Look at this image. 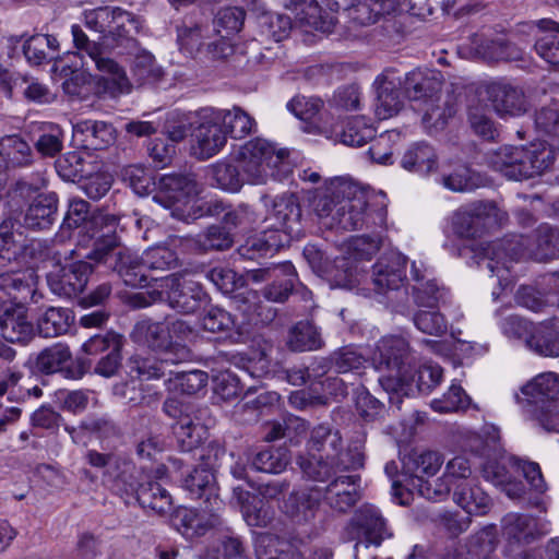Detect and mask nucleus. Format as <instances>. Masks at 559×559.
Listing matches in <instances>:
<instances>
[{
    "instance_id": "15",
    "label": "nucleus",
    "mask_w": 559,
    "mask_h": 559,
    "mask_svg": "<svg viewBox=\"0 0 559 559\" xmlns=\"http://www.w3.org/2000/svg\"><path fill=\"white\" fill-rule=\"evenodd\" d=\"M36 284L37 275L32 269L24 267V260H21V264L0 269V290L21 304L28 300L38 304L43 299Z\"/></svg>"
},
{
    "instance_id": "37",
    "label": "nucleus",
    "mask_w": 559,
    "mask_h": 559,
    "mask_svg": "<svg viewBox=\"0 0 559 559\" xmlns=\"http://www.w3.org/2000/svg\"><path fill=\"white\" fill-rule=\"evenodd\" d=\"M57 197L53 193L39 194L29 204L24 224L31 229H46L55 221L57 214Z\"/></svg>"
},
{
    "instance_id": "2",
    "label": "nucleus",
    "mask_w": 559,
    "mask_h": 559,
    "mask_svg": "<svg viewBox=\"0 0 559 559\" xmlns=\"http://www.w3.org/2000/svg\"><path fill=\"white\" fill-rule=\"evenodd\" d=\"M477 261L498 278L499 285H511V264L528 255L536 261H547L559 257V229L540 226L534 241L524 236H512L488 245Z\"/></svg>"
},
{
    "instance_id": "26",
    "label": "nucleus",
    "mask_w": 559,
    "mask_h": 559,
    "mask_svg": "<svg viewBox=\"0 0 559 559\" xmlns=\"http://www.w3.org/2000/svg\"><path fill=\"white\" fill-rule=\"evenodd\" d=\"M288 109L300 120L308 122V132L332 134V126L328 124L326 112H322L323 103L319 98L297 96L287 104Z\"/></svg>"
},
{
    "instance_id": "19",
    "label": "nucleus",
    "mask_w": 559,
    "mask_h": 559,
    "mask_svg": "<svg viewBox=\"0 0 559 559\" xmlns=\"http://www.w3.org/2000/svg\"><path fill=\"white\" fill-rule=\"evenodd\" d=\"M321 500V488L317 486L300 488L292 491L284 500L283 512L295 524H309L314 520Z\"/></svg>"
},
{
    "instance_id": "16",
    "label": "nucleus",
    "mask_w": 559,
    "mask_h": 559,
    "mask_svg": "<svg viewBox=\"0 0 559 559\" xmlns=\"http://www.w3.org/2000/svg\"><path fill=\"white\" fill-rule=\"evenodd\" d=\"M301 207L297 197L284 194L272 202V209L265 216V223L271 231L283 235L284 242L288 236H298L300 233Z\"/></svg>"
},
{
    "instance_id": "55",
    "label": "nucleus",
    "mask_w": 559,
    "mask_h": 559,
    "mask_svg": "<svg viewBox=\"0 0 559 559\" xmlns=\"http://www.w3.org/2000/svg\"><path fill=\"white\" fill-rule=\"evenodd\" d=\"M0 147L9 168L25 167L33 163L34 155L29 144L19 135L1 139Z\"/></svg>"
},
{
    "instance_id": "30",
    "label": "nucleus",
    "mask_w": 559,
    "mask_h": 559,
    "mask_svg": "<svg viewBox=\"0 0 559 559\" xmlns=\"http://www.w3.org/2000/svg\"><path fill=\"white\" fill-rule=\"evenodd\" d=\"M166 336L168 334L165 322L150 318L138 321L130 333L132 342L157 353L158 357H168Z\"/></svg>"
},
{
    "instance_id": "47",
    "label": "nucleus",
    "mask_w": 559,
    "mask_h": 559,
    "mask_svg": "<svg viewBox=\"0 0 559 559\" xmlns=\"http://www.w3.org/2000/svg\"><path fill=\"white\" fill-rule=\"evenodd\" d=\"M23 52L29 63L38 66L56 58L59 41L52 35L36 34L24 43Z\"/></svg>"
},
{
    "instance_id": "4",
    "label": "nucleus",
    "mask_w": 559,
    "mask_h": 559,
    "mask_svg": "<svg viewBox=\"0 0 559 559\" xmlns=\"http://www.w3.org/2000/svg\"><path fill=\"white\" fill-rule=\"evenodd\" d=\"M372 362L379 371H388L379 378V383L390 394L389 402L400 408L402 397L408 395L405 386L411 370L409 346L405 338L386 336L377 343Z\"/></svg>"
},
{
    "instance_id": "13",
    "label": "nucleus",
    "mask_w": 559,
    "mask_h": 559,
    "mask_svg": "<svg viewBox=\"0 0 559 559\" xmlns=\"http://www.w3.org/2000/svg\"><path fill=\"white\" fill-rule=\"evenodd\" d=\"M36 284L37 275L32 269L24 267V260H21V264L0 269V290L21 304L28 300L38 304L43 299Z\"/></svg>"
},
{
    "instance_id": "33",
    "label": "nucleus",
    "mask_w": 559,
    "mask_h": 559,
    "mask_svg": "<svg viewBox=\"0 0 559 559\" xmlns=\"http://www.w3.org/2000/svg\"><path fill=\"white\" fill-rule=\"evenodd\" d=\"M114 270L118 272L124 284L131 287H143L150 280L157 281V277L148 274L142 259H138L129 250H120L116 254Z\"/></svg>"
},
{
    "instance_id": "31",
    "label": "nucleus",
    "mask_w": 559,
    "mask_h": 559,
    "mask_svg": "<svg viewBox=\"0 0 559 559\" xmlns=\"http://www.w3.org/2000/svg\"><path fill=\"white\" fill-rule=\"evenodd\" d=\"M120 250H127L126 248H121L119 237L114 234L103 235L99 239H97L94 243L93 249L85 255H82L78 249H69L63 250V252H57L59 255V262L61 259L67 260H75L81 258H86L96 264H109L112 266L116 264V254Z\"/></svg>"
},
{
    "instance_id": "11",
    "label": "nucleus",
    "mask_w": 559,
    "mask_h": 559,
    "mask_svg": "<svg viewBox=\"0 0 559 559\" xmlns=\"http://www.w3.org/2000/svg\"><path fill=\"white\" fill-rule=\"evenodd\" d=\"M159 286L160 296L179 313H194L209 301V295L203 286L182 274L163 277Z\"/></svg>"
},
{
    "instance_id": "38",
    "label": "nucleus",
    "mask_w": 559,
    "mask_h": 559,
    "mask_svg": "<svg viewBox=\"0 0 559 559\" xmlns=\"http://www.w3.org/2000/svg\"><path fill=\"white\" fill-rule=\"evenodd\" d=\"M537 28L545 34L535 43L537 55L550 66L559 67V23L543 19L536 23Z\"/></svg>"
},
{
    "instance_id": "44",
    "label": "nucleus",
    "mask_w": 559,
    "mask_h": 559,
    "mask_svg": "<svg viewBox=\"0 0 559 559\" xmlns=\"http://www.w3.org/2000/svg\"><path fill=\"white\" fill-rule=\"evenodd\" d=\"M309 447L312 451L322 452L328 460L342 459V437L337 430L319 425L311 431Z\"/></svg>"
},
{
    "instance_id": "3",
    "label": "nucleus",
    "mask_w": 559,
    "mask_h": 559,
    "mask_svg": "<svg viewBox=\"0 0 559 559\" xmlns=\"http://www.w3.org/2000/svg\"><path fill=\"white\" fill-rule=\"evenodd\" d=\"M367 206V193L344 178L332 180L313 202L314 212L324 226L347 231L365 225Z\"/></svg>"
},
{
    "instance_id": "58",
    "label": "nucleus",
    "mask_w": 559,
    "mask_h": 559,
    "mask_svg": "<svg viewBox=\"0 0 559 559\" xmlns=\"http://www.w3.org/2000/svg\"><path fill=\"white\" fill-rule=\"evenodd\" d=\"M527 346L543 356H559V333L549 325L538 326L526 340Z\"/></svg>"
},
{
    "instance_id": "42",
    "label": "nucleus",
    "mask_w": 559,
    "mask_h": 559,
    "mask_svg": "<svg viewBox=\"0 0 559 559\" xmlns=\"http://www.w3.org/2000/svg\"><path fill=\"white\" fill-rule=\"evenodd\" d=\"M129 55H132L133 62L131 71L140 84H152L159 81L163 76L162 68L156 63L154 56L139 46L136 48H126Z\"/></svg>"
},
{
    "instance_id": "50",
    "label": "nucleus",
    "mask_w": 559,
    "mask_h": 559,
    "mask_svg": "<svg viewBox=\"0 0 559 559\" xmlns=\"http://www.w3.org/2000/svg\"><path fill=\"white\" fill-rule=\"evenodd\" d=\"M257 552L259 559H304L293 544L272 534L259 537Z\"/></svg>"
},
{
    "instance_id": "32",
    "label": "nucleus",
    "mask_w": 559,
    "mask_h": 559,
    "mask_svg": "<svg viewBox=\"0 0 559 559\" xmlns=\"http://www.w3.org/2000/svg\"><path fill=\"white\" fill-rule=\"evenodd\" d=\"M404 90L411 99L432 100L442 90V80L439 72L414 70L405 75Z\"/></svg>"
},
{
    "instance_id": "45",
    "label": "nucleus",
    "mask_w": 559,
    "mask_h": 559,
    "mask_svg": "<svg viewBox=\"0 0 559 559\" xmlns=\"http://www.w3.org/2000/svg\"><path fill=\"white\" fill-rule=\"evenodd\" d=\"M404 467L416 477L433 476L443 464L441 453L432 450H413L404 457Z\"/></svg>"
},
{
    "instance_id": "56",
    "label": "nucleus",
    "mask_w": 559,
    "mask_h": 559,
    "mask_svg": "<svg viewBox=\"0 0 559 559\" xmlns=\"http://www.w3.org/2000/svg\"><path fill=\"white\" fill-rule=\"evenodd\" d=\"M441 185L453 192H466L479 186L478 176L469 167L463 164L455 165L450 171H443L440 176Z\"/></svg>"
},
{
    "instance_id": "36",
    "label": "nucleus",
    "mask_w": 559,
    "mask_h": 559,
    "mask_svg": "<svg viewBox=\"0 0 559 559\" xmlns=\"http://www.w3.org/2000/svg\"><path fill=\"white\" fill-rule=\"evenodd\" d=\"M332 130L333 133L326 136H334L348 146H362L376 136V129L364 116L348 118L341 130L334 127Z\"/></svg>"
},
{
    "instance_id": "46",
    "label": "nucleus",
    "mask_w": 559,
    "mask_h": 559,
    "mask_svg": "<svg viewBox=\"0 0 559 559\" xmlns=\"http://www.w3.org/2000/svg\"><path fill=\"white\" fill-rule=\"evenodd\" d=\"M12 219H5L0 225V269L21 264L24 260L26 246L15 238Z\"/></svg>"
},
{
    "instance_id": "14",
    "label": "nucleus",
    "mask_w": 559,
    "mask_h": 559,
    "mask_svg": "<svg viewBox=\"0 0 559 559\" xmlns=\"http://www.w3.org/2000/svg\"><path fill=\"white\" fill-rule=\"evenodd\" d=\"M36 284L37 275L32 269L24 267V260H21V264L0 269V290L21 304L28 300L38 304L43 299Z\"/></svg>"
},
{
    "instance_id": "24",
    "label": "nucleus",
    "mask_w": 559,
    "mask_h": 559,
    "mask_svg": "<svg viewBox=\"0 0 559 559\" xmlns=\"http://www.w3.org/2000/svg\"><path fill=\"white\" fill-rule=\"evenodd\" d=\"M524 397L515 394L518 404L524 409L534 408L552 399H558L559 394V376L555 372H544L521 388Z\"/></svg>"
},
{
    "instance_id": "41",
    "label": "nucleus",
    "mask_w": 559,
    "mask_h": 559,
    "mask_svg": "<svg viewBox=\"0 0 559 559\" xmlns=\"http://www.w3.org/2000/svg\"><path fill=\"white\" fill-rule=\"evenodd\" d=\"M174 435L182 451L189 452L199 447L207 436V429L190 414H185L173 426Z\"/></svg>"
},
{
    "instance_id": "25",
    "label": "nucleus",
    "mask_w": 559,
    "mask_h": 559,
    "mask_svg": "<svg viewBox=\"0 0 559 559\" xmlns=\"http://www.w3.org/2000/svg\"><path fill=\"white\" fill-rule=\"evenodd\" d=\"M377 100L374 114L380 120L389 119L399 114L403 107L400 86L402 81L394 78V72H385L378 76L376 82Z\"/></svg>"
},
{
    "instance_id": "27",
    "label": "nucleus",
    "mask_w": 559,
    "mask_h": 559,
    "mask_svg": "<svg viewBox=\"0 0 559 559\" xmlns=\"http://www.w3.org/2000/svg\"><path fill=\"white\" fill-rule=\"evenodd\" d=\"M73 139L86 150H104L115 142L116 131L105 121L84 120L73 127Z\"/></svg>"
},
{
    "instance_id": "8",
    "label": "nucleus",
    "mask_w": 559,
    "mask_h": 559,
    "mask_svg": "<svg viewBox=\"0 0 559 559\" xmlns=\"http://www.w3.org/2000/svg\"><path fill=\"white\" fill-rule=\"evenodd\" d=\"M165 324L168 334L166 336L168 357H138L133 361V369L138 374L148 380L171 376L173 367L188 360L191 356L185 342L193 337V328L180 319L166 321Z\"/></svg>"
},
{
    "instance_id": "35",
    "label": "nucleus",
    "mask_w": 559,
    "mask_h": 559,
    "mask_svg": "<svg viewBox=\"0 0 559 559\" xmlns=\"http://www.w3.org/2000/svg\"><path fill=\"white\" fill-rule=\"evenodd\" d=\"M133 498L142 508L148 509L158 515L169 514L174 510L170 493L156 481L142 483Z\"/></svg>"
},
{
    "instance_id": "34",
    "label": "nucleus",
    "mask_w": 559,
    "mask_h": 559,
    "mask_svg": "<svg viewBox=\"0 0 559 559\" xmlns=\"http://www.w3.org/2000/svg\"><path fill=\"white\" fill-rule=\"evenodd\" d=\"M401 166L405 170L427 176L437 169L438 155L428 143L417 142L406 150Z\"/></svg>"
},
{
    "instance_id": "10",
    "label": "nucleus",
    "mask_w": 559,
    "mask_h": 559,
    "mask_svg": "<svg viewBox=\"0 0 559 559\" xmlns=\"http://www.w3.org/2000/svg\"><path fill=\"white\" fill-rule=\"evenodd\" d=\"M479 93L485 95L491 109L503 119L521 117L531 108L524 88L506 79L483 82Z\"/></svg>"
},
{
    "instance_id": "57",
    "label": "nucleus",
    "mask_w": 559,
    "mask_h": 559,
    "mask_svg": "<svg viewBox=\"0 0 559 559\" xmlns=\"http://www.w3.org/2000/svg\"><path fill=\"white\" fill-rule=\"evenodd\" d=\"M289 461L290 455L286 449L267 448L253 456L251 466L259 472L278 474L285 471Z\"/></svg>"
},
{
    "instance_id": "21",
    "label": "nucleus",
    "mask_w": 559,
    "mask_h": 559,
    "mask_svg": "<svg viewBox=\"0 0 559 559\" xmlns=\"http://www.w3.org/2000/svg\"><path fill=\"white\" fill-rule=\"evenodd\" d=\"M406 257L400 252L382 255L373 265L372 283L378 293L399 289L406 278Z\"/></svg>"
},
{
    "instance_id": "12",
    "label": "nucleus",
    "mask_w": 559,
    "mask_h": 559,
    "mask_svg": "<svg viewBox=\"0 0 559 559\" xmlns=\"http://www.w3.org/2000/svg\"><path fill=\"white\" fill-rule=\"evenodd\" d=\"M203 453L200 455L202 464L195 467L183 480V487L190 492L192 498L202 499L205 498L204 510L213 512L218 510L221 501L215 493V476L214 466L218 460L219 454L223 452L217 447H207L202 450Z\"/></svg>"
},
{
    "instance_id": "9",
    "label": "nucleus",
    "mask_w": 559,
    "mask_h": 559,
    "mask_svg": "<svg viewBox=\"0 0 559 559\" xmlns=\"http://www.w3.org/2000/svg\"><path fill=\"white\" fill-rule=\"evenodd\" d=\"M87 463L102 468L103 480L121 497L133 498L141 486V472L130 460L111 454L88 450L85 454Z\"/></svg>"
},
{
    "instance_id": "52",
    "label": "nucleus",
    "mask_w": 559,
    "mask_h": 559,
    "mask_svg": "<svg viewBox=\"0 0 559 559\" xmlns=\"http://www.w3.org/2000/svg\"><path fill=\"white\" fill-rule=\"evenodd\" d=\"M287 345L294 352L317 350L323 341L311 322L300 321L290 329Z\"/></svg>"
},
{
    "instance_id": "29",
    "label": "nucleus",
    "mask_w": 559,
    "mask_h": 559,
    "mask_svg": "<svg viewBox=\"0 0 559 559\" xmlns=\"http://www.w3.org/2000/svg\"><path fill=\"white\" fill-rule=\"evenodd\" d=\"M453 501L469 515H485L492 504L476 479L457 483L453 488Z\"/></svg>"
},
{
    "instance_id": "59",
    "label": "nucleus",
    "mask_w": 559,
    "mask_h": 559,
    "mask_svg": "<svg viewBox=\"0 0 559 559\" xmlns=\"http://www.w3.org/2000/svg\"><path fill=\"white\" fill-rule=\"evenodd\" d=\"M477 52L487 61H516L522 59V50L515 45L498 39H486L477 46Z\"/></svg>"
},
{
    "instance_id": "60",
    "label": "nucleus",
    "mask_w": 559,
    "mask_h": 559,
    "mask_svg": "<svg viewBox=\"0 0 559 559\" xmlns=\"http://www.w3.org/2000/svg\"><path fill=\"white\" fill-rule=\"evenodd\" d=\"M413 296L418 307L435 309L445 302L448 290L438 285L436 278H428L425 283L414 284Z\"/></svg>"
},
{
    "instance_id": "39",
    "label": "nucleus",
    "mask_w": 559,
    "mask_h": 559,
    "mask_svg": "<svg viewBox=\"0 0 559 559\" xmlns=\"http://www.w3.org/2000/svg\"><path fill=\"white\" fill-rule=\"evenodd\" d=\"M297 462L304 475L316 481H325L348 467L343 459L328 460L323 455L299 456Z\"/></svg>"
},
{
    "instance_id": "1",
    "label": "nucleus",
    "mask_w": 559,
    "mask_h": 559,
    "mask_svg": "<svg viewBox=\"0 0 559 559\" xmlns=\"http://www.w3.org/2000/svg\"><path fill=\"white\" fill-rule=\"evenodd\" d=\"M85 26L100 34V43L92 41L79 25H72L73 44L79 50L83 66L88 61L103 73L106 88L115 96L129 93L131 83L124 69L105 56L104 49L136 48L134 36L140 31L138 19L120 8L100 7L84 12Z\"/></svg>"
},
{
    "instance_id": "63",
    "label": "nucleus",
    "mask_w": 559,
    "mask_h": 559,
    "mask_svg": "<svg viewBox=\"0 0 559 559\" xmlns=\"http://www.w3.org/2000/svg\"><path fill=\"white\" fill-rule=\"evenodd\" d=\"M194 246L202 251L227 250L233 245V237L226 227L219 225L210 226L203 234L194 239Z\"/></svg>"
},
{
    "instance_id": "64",
    "label": "nucleus",
    "mask_w": 559,
    "mask_h": 559,
    "mask_svg": "<svg viewBox=\"0 0 559 559\" xmlns=\"http://www.w3.org/2000/svg\"><path fill=\"white\" fill-rule=\"evenodd\" d=\"M212 175L217 186L227 191L237 192L247 183L238 164L217 163L213 166Z\"/></svg>"
},
{
    "instance_id": "5",
    "label": "nucleus",
    "mask_w": 559,
    "mask_h": 559,
    "mask_svg": "<svg viewBox=\"0 0 559 559\" xmlns=\"http://www.w3.org/2000/svg\"><path fill=\"white\" fill-rule=\"evenodd\" d=\"M242 176L250 185H264L271 177H280L289 170L288 152L260 138L240 145L234 155Z\"/></svg>"
},
{
    "instance_id": "6",
    "label": "nucleus",
    "mask_w": 559,
    "mask_h": 559,
    "mask_svg": "<svg viewBox=\"0 0 559 559\" xmlns=\"http://www.w3.org/2000/svg\"><path fill=\"white\" fill-rule=\"evenodd\" d=\"M199 193V186L193 175L169 174L158 179L154 200L167 209H173L171 214L179 219H195L203 215L217 214L223 210V204L206 203L195 206L193 203L186 213L181 205H188L190 199Z\"/></svg>"
},
{
    "instance_id": "22",
    "label": "nucleus",
    "mask_w": 559,
    "mask_h": 559,
    "mask_svg": "<svg viewBox=\"0 0 559 559\" xmlns=\"http://www.w3.org/2000/svg\"><path fill=\"white\" fill-rule=\"evenodd\" d=\"M353 524L357 530L359 540L355 545L356 559L360 548H368L369 545L379 546L382 540L389 536L384 520L373 508H361L353 519Z\"/></svg>"
},
{
    "instance_id": "20",
    "label": "nucleus",
    "mask_w": 559,
    "mask_h": 559,
    "mask_svg": "<svg viewBox=\"0 0 559 559\" xmlns=\"http://www.w3.org/2000/svg\"><path fill=\"white\" fill-rule=\"evenodd\" d=\"M191 154L199 159L216 155L226 144V132L215 120L213 112L203 117V121L191 133Z\"/></svg>"
},
{
    "instance_id": "18",
    "label": "nucleus",
    "mask_w": 559,
    "mask_h": 559,
    "mask_svg": "<svg viewBox=\"0 0 559 559\" xmlns=\"http://www.w3.org/2000/svg\"><path fill=\"white\" fill-rule=\"evenodd\" d=\"M0 331L11 343L26 344L34 337L35 329L23 304L0 300Z\"/></svg>"
},
{
    "instance_id": "43",
    "label": "nucleus",
    "mask_w": 559,
    "mask_h": 559,
    "mask_svg": "<svg viewBox=\"0 0 559 559\" xmlns=\"http://www.w3.org/2000/svg\"><path fill=\"white\" fill-rule=\"evenodd\" d=\"M212 112L226 135L229 134L235 139L245 138L254 126V120L240 107Z\"/></svg>"
},
{
    "instance_id": "53",
    "label": "nucleus",
    "mask_w": 559,
    "mask_h": 559,
    "mask_svg": "<svg viewBox=\"0 0 559 559\" xmlns=\"http://www.w3.org/2000/svg\"><path fill=\"white\" fill-rule=\"evenodd\" d=\"M69 347L57 343L43 349L35 359V368L43 373L50 374L61 371L71 360Z\"/></svg>"
},
{
    "instance_id": "7",
    "label": "nucleus",
    "mask_w": 559,
    "mask_h": 559,
    "mask_svg": "<svg viewBox=\"0 0 559 559\" xmlns=\"http://www.w3.org/2000/svg\"><path fill=\"white\" fill-rule=\"evenodd\" d=\"M555 160L550 148L540 145L504 146L490 157L491 167L511 180L542 175Z\"/></svg>"
},
{
    "instance_id": "54",
    "label": "nucleus",
    "mask_w": 559,
    "mask_h": 559,
    "mask_svg": "<svg viewBox=\"0 0 559 559\" xmlns=\"http://www.w3.org/2000/svg\"><path fill=\"white\" fill-rule=\"evenodd\" d=\"M428 103V107L423 116V124L429 133H437L445 128L456 109L450 100L440 103V96L435 97Z\"/></svg>"
},
{
    "instance_id": "28",
    "label": "nucleus",
    "mask_w": 559,
    "mask_h": 559,
    "mask_svg": "<svg viewBox=\"0 0 559 559\" xmlns=\"http://www.w3.org/2000/svg\"><path fill=\"white\" fill-rule=\"evenodd\" d=\"M358 478L350 475L337 476L322 489V499L334 510L345 512L359 499Z\"/></svg>"
},
{
    "instance_id": "62",
    "label": "nucleus",
    "mask_w": 559,
    "mask_h": 559,
    "mask_svg": "<svg viewBox=\"0 0 559 559\" xmlns=\"http://www.w3.org/2000/svg\"><path fill=\"white\" fill-rule=\"evenodd\" d=\"M121 178L139 195H147L157 187L152 171L140 165H129L122 168Z\"/></svg>"
},
{
    "instance_id": "61",
    "label": "nucleus",
    "mask_w": 559,
    "mask_h": 559,
    "mask_svg": "<svg viewBox=\"0 0 559 559\" xmlns=\"http://www.w3.org/2000/svg\"><path fill=\"white\" fill-rule=\"evenodd\" d=\"M407 378L408 384L405 388H409L408 394L413 392L414 386L419 392L427 393L440 383L442 369L437 365H424L413 372L411 367Z\"/></svg>"
},
{
    "instance_id": "17",
    "label": "nucleus",
    "mask_w": 559,
    "mask_h": 559,
    "mask_svg": "<svg viewBox=\"0 0 559 559\" xmlns=\"http://www.w3.org/2000/svg\"><path fill=\"white\" fill-rule=\"evenodd\" d=\"M69 264L47 277L50 290L60 297L72 298L81 294L92 274L93 264L84 260H71Z\"/></svg>"
},
{
    "instance_id": "40",
    "label": "nucleus",
    "mask_w": 559,
    "mask_h": 559,
    "mask_svg": "<svg viewBox=\"0 0 559 559\" xmlns=\"http://www.w3.org/2000/svg\"><path fill=\"white\" fill-rule=\"evenodd\" d=\"M284 246V237L282 234L265 230L260 235L249 237L242 243L238 252L248 260H254L260 257L272 254Z\"/></svg>"
},
{
    "instance_id": "23",
    "label": "nucleus",
    "mask_w": 559,
    "mask_h": 559,
    "mask_svg": "<svg viewBox=\"0 0 559 559\" xmlns=\"http://www.w3.org/2000/svg\"><path fill=\"white\" fill-rule=\"evenodd\" d=\"M284 7L299 26L323 33L332 32L335 26V19L332 15H322L323 8L317 0H287Z\"/></svg>"
},
{
    "instance_id": "51",
    "label": "nucleus",
    "mask_w": 559,
    "mask_h": 559,
    "mask_svg": "<svg viewBox=\"0 0 559 559\" xmlns=\"http://www.w3.org/2000/svg\"><path fill=\"white\" fill-rule=\"evenodd\" d=\"M64 131L56 123H41L34 146L43 157H56L63 150Z\"/></svg>"
},
{
    "instance_id": "48",
    "label": "nucleus",
    "mask_w": 559,
    "mask_h": 559,
    "mask_svg": "<svg viewBox=\"0 0 559 559\" xmlns=\"http://www.w3.org/2000/svg\"><path fill=\"white\" fill-rule=\"evenodd\" d=\"M234 496L237 498V501L241 507L243 518L249 525H267L271 520V513L262 499L242 490L239 487L234 489Z\"/></svg>"
},
{
    "instance_id": "49",
    "label": "nucleus",
    "mask_w": 559,
    "mask_h": 559,
    "mask_svg": "<svg viewBox=\"0 0 559 559\" xmlns=\"http://www.w3.org/2000/svg\"><path fill=\"white\" fill-rule=\"evenodd\" d=\"M72 311L68 308L50 307L38 319V331L45 337L66 334L72 322Z\"/></svg>"
}]
</instances>
